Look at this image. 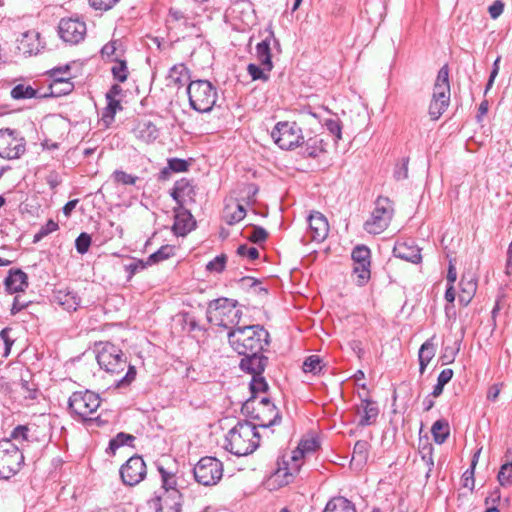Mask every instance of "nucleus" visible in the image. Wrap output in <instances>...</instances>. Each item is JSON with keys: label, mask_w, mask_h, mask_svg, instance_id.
I'll return each mask as SVG.
<instances>
[{"label": "nucleus", "mask_w": 512, "mask_h": 512, "mask_svg": "<svg viewBox=\"0 0 512 512\" xmlns=\"http://www.w3.org/2000/svg\"><path fill=\"white\" fill-rule=\"evenodd\" d=\"M170 196L179 206V209H183L186 203H195V186L191 180L181 178L174 183Z\"/></svg>", "instance_id": "17"}, {"label": "nucleus", "mask_w": 512, "mask_h": 512, "mask_svg": "<svg viewBox=\"0 0 512 512\" xmlns=\"http://www.w3.org/2000/svg\"><path fill=\"white\" fill-rule=\"evenodd\" d=\"M4 286L10 294L24 291L28 287V276L21 269H10L4 279Z\"/></svg>", "instance_id": "24"}, {"label": "nucleus", "mask_w": 512, "mask_h": 512, "mask_svg": "<svg viewBox=\"0 0 512 512\" xmlns=\"http://www.w3.org/2000/svg\"><path fill=\"white\" fill-rule=\"evenodd\" d=\"M420 454L422 460L426 463L428 466V471H431L434 462H433V446L430 443H426L423 445V447L420 448Z\"/></svg>", "instance_id": "62"}, {"label": "nucleus", "mask_w": 512, "mask_h": 512, "mask_svg": "<svg viewBox=\"0 0 512 512\" xmlns=\"http://www.w3.org/2000/svg\"><path fill=\"white\" fill-rule=\"evenodd\" d=\"M59 229V225L52 219H49L45 225H43L39 231L33 237V243L40 242L44 237L50 233L55 232Z\"/></svg>", "instance_id": "51"}, {"label": "nucleus", "mask_w": 512, "mask_h": 512, "mask_svg": "<svg viewBox=\"0 0 512 512\" xmlns=\"http://www.w3.org/2000/svg\"><path fill=\"white\" fill-rule=\"evenodd\" d=\"M168 86L173 85L181 88L188 85L191 80L190 70L184 63L173 65L168 72L167 76Z\"/></svg>", "instance_id": "26"}, {"label": "nucleus", "mask_w": 512, "mask_h": 512, "mask_svg": "<svg viewBox=\"0 0 512 512\" xmlns=\"http://www.w3.org/2000/svg\"><path fill=\"white\" fill-rule=\"evenodd\" d=\"M323 367L322 359L318 355H311L307 357L303 363V371L314 375L319 374Z\"/></svg>", "instance_id": "46"}, {"label": "nucleus", "mask_w": 512, "mask_h": 512, "mask_svg": "<svg viewBox=\"0 0 512 512\" xmlns=\"http://www.w3.org/2000/svg\"><path fill=\"white\" fill-rule=\"evenodd\" d=\"M323 126L335 137L336 143L342 138V123L339 118L325 119Z\"/></svg>", "instance_id": "50"}, {"label": "nucleus", "mask_w": 512, "mask_h": 512, "mask_svg": "<svg viewBox=\"0 0 512 512\" xmlns=\"http://www.w3.org/2000/svg\"><path fill=\"white\" fill-rule=\"evenodd\" d=\"M275 144L282 150H294L304 143L302 128L296 122L280 121L271 131Z\"/></svg>", "instance_id": "7"}, {"label": "nucleus", "mask_w": 512, "mask_h": 512, "mask_svg": "<svg viewBox=\"0 0 512 512\" xmlns=\"http://www.w3.org/2000/svg\"><path fill=\"white\" fill-rule=\"evenodd\" d=\"M148 265V260H134L129 264L124 265V269L127 272V280L130 281L132 277L139 271L144 270Z\"/></svg>", "instance_id": "57"}, {"label": "nucleus", "mask_w": 512, "mask_h": 512, "mask_svg": "<svg viewBox=\"0 0 512 512\" xmlns=\"http://www.w3.org/2000/svg\"><path fill=\"white\" fill-rule=\"evenodd\" d=\"M249 390L251 395L248 399H252L253 402H255L259 393L268 392L269 385L266 379L263 377V374L252 376V379L249 383Z\"/></svg>", "instance_id": "39"}, {"label": "nucleus", "mask_w": 512, "mask_h": 512, "mask_svg": "<svg viewBox=\"0 0 512 512\" xmlns=\"http://www.w3.org/2000/svg\"><path fill=\"white\" fill-rule=\"evenodd\" d=\"M448 103L438 100H431L429 105V115L431 119L437 120L447 109Z\"/></svg>", "instance_id": "59"}, {"label": "nucleus", "mask_w": 512, "mask_h": 512, "mask_svg": "<svg viewBox=\"0 0 512 512\" xmlns=\"http://www.w3.org/2000/svg\"><path fill=\"white\" fill-rule=\"evenodd\" d=\"M303 458H304V456H300L297 453V448H296L292 452L291 464L289 462L284 461L285 466L282 468L280 467L275 474L276 478L283 477V480L280 481L281 485L288 484L292 480L294 473L299 472L300 467H301V461Z\"/></svg>", "instance_id": "25"}, {"label": "nucleus", "mask_w": 512, "mask_h": 512, "mask_svg": "<svg viewBox=\"0 0 512 512\" xmlns=\"http://www.w3.org/2000/svg\"><path fill=\"white\" fill-rule=\"evenodd\" d=\"M60 38L70 44H78L86 35V24L78 18H63L58 25Z\"/></svg>", "instance_id": "15"}, {"label": "nucleus", "mask_w": 512, "mask_h": 512, "mask_svg": "<svg viewBox=\"0 0 512 512\" xmlns=\"http://www.w3.org/2000/svg\"><path fill=\"white\" fill-rule=\"evenodd\" d=\"M271 50L269 39L266 36L256 45V58L260 65L268 71H271L274 67Z\"/></svg>", "instance_id": "31"}, {"label": "nucleus", "mask_w": 512, "mask_h": 512, "mask_svg": "<svg viewBox=\"0 0 512 512\" xmlns=\"http://www.w3.org/2000/svg\"><path fill=\"white\" fill-rule=\"evenodd\" d=\"M44 48L41 35L35 30L23 33L19 41L18 49L25 55H36Z\"/></svg>", "instance_id": "20"}, {"label": "nucleus", "mask_w": 512, "mask_h": 512, "mask_svg": "<svg viewBox=\"0 0 512 512\" xmlns=\"http://www.w3.org/2000/svg\"><path fill=\"white\" fill-rule=\"evenodd\" d=\"M186 92L190 107L199 113L210 112L218 98L217 88L209 80L205 79L190 81Z\"/></svg>", "instance_id": "5"}, {"label": "nucleus", "mask_w": 512, "mask_h": 512, "mask_svg": "<svg viewBox=\"0 0 512 512\" xmlns=\"http://www.w3.org/2000/svg\"><path fill=\"white\" fill-rule=\"evenodd\" d=\"M247 72L254 81L262 80L263 82H267L270 78L269 74L267 73L269 72L267 69L254 63L248 64Z\"/></svg>", "instance_id": "49"}, {"label": "nucleus", "mask_w": 512, "mask_h": 512, "mask_svg": "<svg viewBox=\"0 0 512 512\" xmlns=\"http://www.w3.org/2000/svg\"><path fill=\"white\" fill-rule=\"evenodd\" d=\"M10 438L19 442L21 447L20 450L23 452L24 450V443H28L30 440H29V428L28 426L26 425H18L17 427H15L11 434H10Z\"/></svg>", "instance_id": "47"}, {"label": "nucleus", "mask_w": 512, "mask_h": 512, "mask_svg": "<svg viewBox=\"0 0 512 512\" xmlns=\"http://www.w3.org/2000/svg\"><path fill=\"white\" fill-rule=\"evenodd\" d=\"M436 336L433 335L431 338L427 339L420 347L418 351V360H419V372L423 374L425 372L426 367L429 362L435 356L436 353V345L434 343Z\"/></svg>", "instance_id": "29"}, {"label": "nucleus", "mask_w": 512, "mask_h": 512, "mask_svg": "<svg viewBox=\"0 0 512 512\" xmlns=\"http://www.w3.org/2000/svg\"><path fill=\"white\" fill-rule=\"evenodd\" d=\"M11 97L15 100L20 99H31V98H44L47 97V93L39 95L38 91L32 86L24 84H17L11 90Z\"/></svg>", "instance_id": "36"}, {"label": "nucleus", "mask_w": 512, "mask_h": 512, "mask_svg": "<svg viewBox=\"0 0 512 512\" xmlns=\"http://www.w3.org/2000/svg\"><path fill=\"white\" fill-rule=\"evenodd\" d=\"M309 228L311 237L314 241H323L329 232L328 221L325 216L317 211H314L308 217Z\"/></svg>", "instance_id": "23"}, {"label": "nucleus", "mask_w": 512, "mask_h": 512, "mask_svg": "<svg viewBox=\"0 0 512 512\" xmlns=\"http://www.w3.org/2000/svg\"><path fill=\"white\" fill-rule=\"evenodd\" d=\"M322 512H356L355 504L343 496L331 498Z\"/></svg>", "instance_id": "32"}, {"label": "nucleus", "mask_w": 512, "mask_h": 512, "mask_svg": "<svg viewBox=\"0 0 512 512\" xmlns=\"http://www.w3.org/2000/svg\"><path fill=\"white\" fill-rule=\"evenodd\" d=\"M237 254L241 257H246L251 261L259 258V251L255 247H249L246 244H242L237 248Z\"/></svg>", "instance_id": "63"}, {"label": "nucleus", "mask_w": 512, "mask_h": 512, "mask_svg": "<svg viewBox=\"0 0 512 512\" xmlns=\"http://www.w3.org/2000/svg\"><path fill=\"white\" fill-rule=\"evenodd\" d=\"M53 301L67 311H76L80 306V297L70 288L54 290Z\"/></svg>", "instance_id": "21"}, {"label": "nucleus", "mask_w": 512, "mask_h": 512, "mask_svg": "<svg viewBox=\"0 0 512 512\" xmlns=\"http://www.w3.org/2000/svg\"><path fill=\"white\" fill-rule=\"evenodd\" d=\"M23 393H24V397L26 399H31V400H34L37 398V395H38V388L35 384L33 383H30V380L28 379H25L23 376L21 377L20 379V383H19Z\"/></svg>", "instance_id": "55"}, {"label": "nucleus", "mask_w": 512, "mask_h": 512, "mask_svg": "<svg viewBox=\"0 0 512 512\" xmlns=\"http://www.w3.org/2000/svg\"><path fill=\"white\" fill-rule=\"evenodd\" d=\"M354 262L353 272L357 276V284L364 286L371 278V250L364 244L356 245L351 252Z\"/></svg>", "instance_id": "13"}, {"label": "nucleus", "mask_w": 512, "mask_h": 512, "mask_svg": "<svg viewBox=\"0 0 512 512\" xmlns=\"http://www.w3.org/2000/svg\"><path fill=\"white\" fill-rule=\"evenodd\" d=\"M94 352L100 368L111 375H118L127 368L125 375L115 381L116 388L128 387L135 380L136 367L128 362V357L117 345L109 341L96 342Z\"/></svg>", "instance_id": "1"}, {"label": "nucleus", "mask_w": 512, "mask_h": 512, "mask_svg": "<svg viewBox=\"0 0 512 512\" xmlns=\"http://www.w3.org/2000/svg\"><path fill=\"white\" fill-rule=\"evenodd\" d=\"M101 397L89 389L75 391L68 399V410L77 421H89V416L97 411Z\"/></svg>", "instance_id": "6"}, {"label": "nucleus", "mask_w": 512, "mask_h": 512, "mask_svg": "<svg viewBox=\"0 0 512 512\" xmlns=\"http://www.w3.org/2000/svg\"><path fill=\"white\" fill-rule=\"evenodd\" d=\"M241 356L242 358L239 362L240 370L252 376L263 374L269 363V358L263 352H253Z\"/></svg>", "instance_id": "18"}, {"label": "nucleus", "mask_w": 512, "mask_h": 512, "mask_svg": "<svg viewBox=\"0 0 512 512\" xmlns=\"http://www.w3.org/2000/svg\"><path fill=\"white\" fill-rule=\"evenodd\" d=\"M370 444L365 440H358L353 448V460L366 463L369 455Z\"/></svg>", "instance_id": "44"}, {"label": "nucleus", "mask_w": 512, "mask_h": 512, "mask_svg": "<svg viewBox=\"0 0 512 512\" xmlns=\"http://www.w3.org/2000/svg\"><path fill=\"white\" fill-rule=\"evenodd\" d=\"M319 447V442L315 438L300 441L297 447V453L304 456L306 453H312Z\"/></svg>", "instance_id": "58"}, {"label": "nucleus", "mask_w": 512, "mask_h": 512, "mask_svg": "<svg viewBox=\"0 0 512 512\" xmlns=\"http://www.w3.org/2000/svg\"><path fill=\"white\" fill-rule=\"evenodd\" d=\"M260 444V434L256 424L250 420H241L225 436L224 448L236 456L253 453Z\"/></svg>", "instance_id": "3"}, {"label": "nucleus", "mask_w": 512, "mask_h": 512, "mask_svg": "<svg viewBox=\"0 0 512 512\" xmlns=\"http://www.w3.org/2000/svg\"><path fill=\"white\" fill-rule=\"evenodd\" d=\"M135 136L145 143H152L159 137V130L150 120L140 121L134 129Z\"/></svg>", "instance_id": "28"}, {"label": "nucleus", "mask_w": 512, "mask_h": 512, "mask_svg": "<svg viewBox=\"0 0 512 512\" xmlns=\"http://www.w3.org/2000/svg\"><path fill=\"white\" fill-rule=\"evenodd\" d=\"M226 263L227 256L222 253L206 264V270L209 272L222 273L225 270Z\"/></svg>", "instance_id": "52"}, {"label": "nucleus", "mask_w": 512, "mask_h": 512, "mask_svg": "<svg viewBox=\"0 0 512 512\" xmlns=\"http://www.w3.org/2000/svg\"><path fill=\"white\" fill-rule=\"evenodd\" d=\"M393 255L414 264H418L422 259L420 249L406 242H397L393 248Z\"/></svg>", "instance_id": "27"}, {"label": "nucleus", "mask_w": 512, "mask_h": 512, "mask_svg": "<svg viewBox=\"0 0 512 512\" xmlns=\"http://www.w3.org/2000/svg\"><path fill=\"white\" fill-rule=\"evenodd\" d=\"M114 65L111 67V73L113 79L124 83L129 76L128 66L126 60H122L119 58L113 59Z\"/></svg>", "instance_id": "42"}, {"label": "nucleus", "mask_w": 512, "mask_h": 512, "mask_svg": "<svg viewBox=\"0 0 512 512\" xmlns=\"http://www.w3.org/2000/svg\"><path fill=\"white\" fill-rule=\"evenodd\" d=\"M112 178L116 183L123 185H135L139 179L137 176L128 174L123 170H115L112 174Z\"/></svg>", "instance_id": "56"}, {"label": "nucleus", "mask_w": 512, "mask_h": 512, "mask_svg": "<svg viewBox=\"0 0 512 512\" xmlns=\"http://www.w3.org/2000/svg\"><path fill=\"white\" fill-rule=\"evenodd\" d=\"M24 464V455L11 439L0 440V479H10Z\"/></svg>", "instance_id": "8"}, {"label": "nucleus", "mask_w": 512, "mask_h": 512, "mask_svg": "<svg viewBox=\"0 0 512 512\" xmlns=\"http://www.w3.org/2000/svg\"><path fill=\"white\" fill-rule=\"evenodd\" d=\"M149 505L155 512H162L164 509L181 512L182 494L177 489H166L160 495L153 497Z\"/></svg>", "instance_id": "16"}, {"label": "nucleus", "mask_w": 512, "mask_h": 512, "mask_svg": "<svg viewBox=\"0 0 512 512\" xmlns=\"http://www.w3.org/2000/svg\"><path fill=\"white\" fill-rule=\"evenodd\" d=\"M91 243H92V237L90 234H88L86 232L80 233L79 236L75 240L76 251L81 255L86 254L89 251Z\"/></svg>", "instance_id": "54"}, {"label": "nucleus", "mask_w": 512, "mask_h": 512, "mask_svg": "<svg viewBox=\"0 0 512 512\" xmlns=\"http://www.w3.org/2000/svg\"><path fill=\"white\" fill-rule=\"evenodd\" d=\"M230 347L238 354L264 352L270 345V333L260 324L237 326L227 334Z\"/></svg>", "instance_id": "2"}, {"label": "nucleus", "mask_w": 512, "mask_h": 512, "mask_svg": "<svg viewBox=\"0 0 512 512\" xmlns=\"http://www.w3.org/2000/svg\"><path fill=\"white\" fill-rule=\"evenodd\" d=\"M460 286H461V294L459 295V302L463 306H467L470 303V301L472 300V298L476 292V289H477L476 280L471 278L470 280L465 281V278L462 277Z\"/></svg>", "instance_id": "38"}, {"label": "nucleus", "mask_w": 512, "mask_h": 512, "mask_svg": "<svg viewBox=\"0 0 512 512\" xmlns=\"http://www.w3.org/2000/svg\"><path fill=\"white\" fill-rule=\"evenodd\" d=\"M453 375H454V372L450 368L443 369L440 372V374L437 377V383L433 387V390L431 392V395L434 398L439 397L443 393L445 385L451 381Z\"/></svg>", "instance_id": "43"}, {"label": "nucleus", "mask_w": 512, "mask_h": 512, "mask_svg": "<svg viewBox=\"0 0 512 512\" xmlns=\"http://www.w3.org/2000/svg\"><path fill=\"white\" fill-rule=\"evenodd\" d=\"M135 439V436L132 434L119 432L115 437L110 439L106 452L108 454L115 455L116 451L124 445L133 447Z\"/></svg>", "instance_id": "34"}, {"label": "nucleus", "mask_w": 512, "mask_h": 512, "mask_svg": "<svg viewBox=\"0 0 512 512\" xmlns=\"http://www.w3.org/2000/svg\"><path fill=\"white\" fill-rule=\"evenodd\" d=\"M268 236V232L263 227L258 225H252L250 233L247 234L245 237L248 241L254 244H261L267 240Z\"/></svg>", "instance_id": "48"}, {"label": "nucleus", "mask_w": 512, "mask_h": 512, "mask_svg": "<svg viewBox=\"0 0 512 512\" xmlns=\"http://www.w3.org/2000/svg\"><path fill=\"white\" fill-rule=\"evenodd\" d=\"M120 477L127 486H134L146 476V464L139 455L131 456L121 467Z\"/></svg>", "instance_id": "14"}, {"label": "nucleus", "mask_w": 512, "mask_h": 512, "mask_svg": "<svg viewBox=\"0 0 512 512\" xmlns=\"http://www.w3.org/2000/svg\"><path fill=\"white\" fill-rule=\"evenodd\" d=\"M241 413L250 420L257 421V427L269 428L279 425L282 420L278 408H258L252 399H246L241 406Z\"/></svg>", "instance_id": "11"}, {"label": "nucleus", "mask_w": 512, "mask_h": 512, "mask_svg": "<svg viewBox=\"0 0 512 512\" xmlns=\"http://www.w3.org/2000/svg\"><path fill=\"white\" fill-rule=\"evenodd\" d=\"M175 213L176 215L172 231L174 235L184 237L195 228L196 222L190 211L185 207H183V209H179V206H177V208H175Z\"/></svg>", "instance_id": "19"}, {"label": "nucleus", "mask_w": 512, "mask_h": 512, "mask_svg": "<svg viewBox=\"0 0 512 512\" xmlns=\"http://www.w3.org/2000/svg\"><path fill=\"white\" fill-rule=\"evenodd\" d=\"M114 230L122 232V229L119 226L115 227L114 222L111 220L98 223L96 237L100 238L101 243H106L115 236Z\"/></svg>", "instance_id": "41"}, {"label": "nucleus", "mask_w": 512, "mask_h": 512, "mask_svg": "<svg viewBox=\"0 0 512 512\" xmlns=\"http://www.w3.org/2000/svg\"><path fill=\"white\" fill-rule=\"evenodd\" d=\"M301 146L303 148L301 154L304 157L317 158L320 154L326 152L325 141L317 135L304 140Z\"/></svg>", "instance_id": "30"}, {"label": "nucleus", "mask_w": 512, "mask_h": 512, "mask_svg": "<svg viewBox=\"0 0 512 512\" xmlns=\"http://www.w3.org/2000/svg\"><path fill=\"white\" fill-rule=\"evenodd\" d=\"M360 411H362L363 414L358 421L359 427L374 425L380 412L377 402L370 398L361 399V404L357 412L360 413Z\"/></svg>", "instance_id": "22"}, {"label": "nucleus", "mask_w": 512, "mask_h": 512, "mask_svg": "<svg viewBox=\"0 0 512 512\" xmlns=\"http://www.w3.org/2000/svg\"><path fill=\"white\" fill-rule=\"evenodd\" d=\"M492 503L491 506H488L484 512H500L501 509H509L512 508L510 504L509 498L501 499L500 492L498 490L493 491L487 498L486 504Z\"/></svg>", "instance_id": "37"}, {"label": "nucleus", "mask_w": 512, "mask_h": 512, "mask_svg": "<svg viewBox=\"0 0 512 512\" xmlns=\"http://www.w3.org/2000/svg\"><path fill=\"white\" fill-rule=\"evenodd\" d=\"M393 211L391 201L387 197L379 196L370 219L364 223V229L374 235L382 233L389 226Z\"/></svg>", "instance_id": "9"}, {"label": "nucleus", "mask_w": 512, "mask_h": 512, "mask_svg": "<svg viewBox=\"0 0 512 512\" xmlns=\"http://www.w3.org/2000/svg\"><path fill=\"white\" fill-rule=\"evenodd\" d=\"M194 478L203 486L216 485L223 476V463L212 456L202 457L193 468Z\"/></svg>", "instance_id": "10"}, {"label": "nucleus", "mask_w": 512, "mask_h": 512, "mask_svg": "<svg viewBox=\"0 0 512 512\" xmlns=\"http://www.w3.org/2000/svg\"><path fill=\"white\" fill-rule=\"evenodd\" d=\"M175 255V246L162 245L157 251L150 254L147 258L148 265H154L164 260H167Z\"/></svg>", "instance_id": "40"}, {"label": "nucleus", "mask_w": 512, "mask_h": 512, "mask_svg": "<svg viewBox=\"0 0 512 512\" xmlns=\"http://www.w3.org/2000/svg\"><path fill=\"white\" fill-rule=\"evenodd\" d=\"M497 479L501 486H509L512 484V459L506 460L500 467Z\"/></svg>", "instance_id": "45"}, {"label": "nucleus", "mask_w": 512, "mask_h": 512, "mask_svg": "<svg viewBox=\"0 0 512 512\" xmlns=\"http://www.w3.org/2000/svg\"><path fill=\"white\" fill-rule=\"evenodd\" d=\"M431 433L435 443L443 444L450 435L449 422L444 418L435 421L431 427Z\"/></svg>", "instance_id": "33"}, {"label": "nucleus", "mask_w": 512, "mask_h": 512, "mask_svg": "<svg viewBox=\"0 0 512 512\" xmlns=\"http://www.w3.org/2000/svg\"><path fill=\"white\" fill-rule=\"evenodd\" d=\"M206 317L210 323L230 330L238 326L242 311L237 300L220 297L208 303Z\"/></svg>", "instance_id": "4"}, {"label": "nucleus", "mask_w": 512, "mask_h": 512, "mask_svg": "<svg viewBox=\"0 0 512 512\" xmlns=\"http://www.w3.org/2000/svg\"><path fill=\"white\" fill-rule=\"evenodd\" d=\"M26 151V142L16 130H0V157L18 159Z\"/></svg>", "instance_id": "12"}, {"label": "nucleus", "mask_w": 512, "mask_h": 512, "mask_svg": "<svg viewBox=\"0 0 512 512\" xmlns=\"http://www.w3.org/2000/svg\"><path fill=\"white\" fill-rule=\"evenodd\" d=\"M74 89V84L70 78H56L55 83H51L49 86L50 92L47 96L59 97L67 95Z\"/></svg>", "instance_id": "35"}, {"label": "nucleus", "mask_w": 512, "mask_h": 512, "mask_svg": "<svg viewBox=\"0 0 512 512\" xmlns=\"http://www.w3.org/2000/svg\"><path fill=\"white\" fill-rule=\"evenodd\" d=\"M189 162L181 158H170L168 159V166L172 172H186L189 169Z\"/></svg>", "instance_id": "60"}, {"label": "nucleus", "mask_w": 512, "mask_h": 512, "mask_svg": "<svg viewBox=\"0 0 512 512\" xmlns=\"http://www.w3.org/2000/svg\"><path fill=\"white\" fill-rule=\"evenodd\" d=\"M408 164L409 158L404 157L401 160V163L397 164L394 170V178L396 180H404L408 177Z\"/></svg>", "instance_id": "64"}, {"label": "nucleus", "mask_w": 512, "mask_h": 512, "mask_svg": "<svg viewBox=\"0 0 512 512\" xmlns=\"http://www.w3.org/2000/svg\"><path fill=\"white\" fill-rule=\"evenodd\" d=\"M459 352V347L446 346L442 349L440 360L443 365L451 364L455 361L456 355Z\"/></svg>", "instance_id": "61"}, {"label": "nucleus", "mask_w": 512, "mask_h": 512, "mask_svg": "<svg viewBox=\"0 0 512 512\" xmlns=\"http://www.w3.org/2000/svg\"><path fill=\"white\" fill-rule=\"evenodd\" d=\"M433 100L443 101L445 103H450V85H442L439 83L434 84L433 88Z\"/></svg>", "instance_id": "53"}]
</instances>
